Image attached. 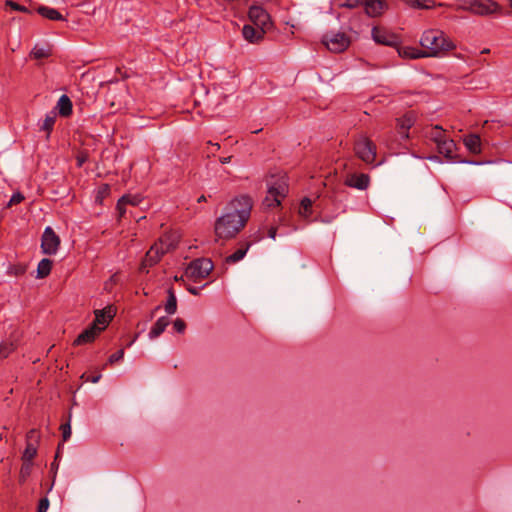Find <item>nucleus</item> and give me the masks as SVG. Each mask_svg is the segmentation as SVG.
<instances>
[{"label":"nucleus","mask_w":512,"mask_h":512,"mask_svg":"<svg viewBox=\"0 0 512 512\" xmlns=\"http://www.w3.org/2000/svg\"><path fill=\"white\" fill-rule=\"evenodd\" d=\"M37 449L38 445H36L35 443H26V447L22 455V460L25 462H32V460L37 455Z\"/></svg>","instance_id":"29"},{"label":"nucleus","mask_w":512,"mask_h":512,"mask_svg":"<svg viewBox=\"0 0 512 512\" xmlns=\"http://www.w3.org/2000/svg\"><path fill=\"white\" fill-rule=\"evenodd\" d=\"M31 56L35 59H44L50 56V50L44 47L35 46L31 51Z\"/></svg>","instance_id":"31"},{"label":"nucleus","mask_w":512,"mask_h":512,"mask_svg":"<svg viewBox=\"0 0 512 512\" xmlns=\"http://www.w3.org/2000/svg\"><path fill=\"white\" fill-rule=\"evenodd\" d=\"M32 469V462H25L23 461L21 469H20V476L19 480L21 483H24L27 479V477L30 475Z\"/></svg>","instance_id":"33"},{"label":"nucleus","mask_w":512,"mask_h":512,"mask_svg":"<svg viewBox=\"0 0 512 512\" xmlns=\"http://www.w3.org/2000/svg\"><path fill=\"white\" fill-rule=\"evenodd\" d=\"M101 378V374H97L95 376H92L91 378H88L87 380H90L92 383H97Z\"/></svg>","instance_id":"49"},{"label":"nucleus","mask_w":512,"mask_h":512,"mask_svg":"<svg viewBox=\"0 0 512 512\" xmlns=\"http://www.w3.org/2000/svg\"><path fill=\"white\" fill-rule=\"evenodd\" d=\"M177 241L175 238L172 239L170 235H165L159 239L151 248L147 251L141 266L140 271L148 272L147 268L157 264L162 255L169 252L176 247Z\"/></svg>","instance_id":"3"},{"label":"nucleus","mask_w":512,"mask_h":512,"mask_svg":"<svg viewBox=\"0 0 512 512\" xmlns=\"http://www.w3.org/2000/svg\"><path fill=\"white\" fill-rule=\"evenodd\" d=\"M60 246V238L51 227H46L41 238L43 254L54 255Z\"/></svg>","instance_id":"7"},{"label":"nucleus","mask_w":512,"mask_h":512,"mask_svg":"<svg viewBox=\"0 0 512 512\" xmlns=\"http://www.w3.org/2000/svg\"><path fill=\"white\" fill-rule=\"evenodd\" d=\"M187 290H188L191 294H193V295H198V294H199V288L189 286V287L187 288Z\"/></svg>","instance_id":"48"},{"label":"nucleus","mask_w":512,"mask_h":512,"mask_svg":"<svg viewBox=\"0 0 512 512\" xmlns=\"http://www.w3.org/2000/svg\"><path fill=\"white\" fill-rule=\"evenodd\" d=\"M263 205L268 207V208L277 207L278 206V205H275V202L273 201V197L269 193L264 198Z\"/></svg>","instance_id":"44"},{"label":"nucleus","mask_w":512,"mask_h":512,"mask_svg":"<svg viewBox=\"0 0 512 512\" xmlns=\"http://www.w3.org/2000/svg\"><path fill=\"white\" fill-rule=\"evenodd\" d=\"M420 45L422 47V56L427 57H442L447 52L456 48L454 42L439 29H427L420 38Z\"/></svg>","instance_id":"2"},{"label":"nucleus","mask_w":512,"mask_h":512,"mask_svg":"<svg viewBox=\"0 0 512 512\" xmlns=\"http://www.w3.org/2000/svg\"><path fill=\"white\" fill-rule=\"evenodd\" d=\"M252 209V199L247 195L234 198L226 212L216 219L214 230L218 239L234 238L246 225Z\"/></svg>","instance_id":"1"},{"label":"nucleus","mask_w":512,"mask_h":512,"mask_svg":"<svg viewBox=\"0 0 512 512\" xmlns=\"http://www.w3.org/2000/svg\"><path fill=\"white\" fill-rule=\"evenodd\" d=\"M123 197H128L130 198L128 200V204L132 205V206H137L139 203H140V199L138 196L136 195H124Z\"/></svg>","instance_id":"45"},{"label":"nucleus","mask_w":512,"mask_h":512,"mask_svg":"<svg viewBox=\"0 0 512 512\" xmlns=\"http://www.w3.org/2000/svg\"><path fill=\"white\" fill-rule=\"evenodd\" d=\"M213 262L208 258H198L193 260L186 268L185 274L198 281L206 278L213 270Z\"/></svg>","instance_id":"5"},{"label":"nucleus","mask_w":512,"mask_h":512,"mask_svg":"<svg viewBox=\"0 0 512 512\" xmlns=\"http://www.w3.org/2000/svg\"><path fill=\"white\" fill-rule=\"evenodd\" d=\"M287 186L284 183H279L277 185H272L269 187V194L273 197V201L275 205L281 204V199L286 196Z\"/></svg>","instance_id":"22"},{"label":"nucleus","mask_w":512,"mask_h":512,"mask_svg":"<svg viewBox=\"0 0 512 512\" xmlns=\"http://www.w3.org/2000/svg\"><path fill=\"white\" fill-rule=\"evenodd\" d=\"M267 30L255 25H244L242 29V35L245 40L250 43H258L263 39V36Z\"/></svg>","instance_id":"13"},{"label":"nucleus","mask_w":512,"mask_h":512,"mask_svg":"<svg viewBox=\"0 0 512 512\" xmlns=\"http://www.w3.org/2000/svg\"><path fill=\"white\" fill-rule=\"evenodd\" d=\"M124 357V350L123 349H120L118 351H116L115 353H113L109 359H108V363L109 364H115L117 362H119L120 360H122Z\"/></svg>","instance_id":"39"},{"label":"nucleus","mask_w":512,"mask_h":512,"mask_svg":"<svg viewBox=\"0 0 512 512\" xmlns=\"http://www.w3.org/2000/svg\"><path fill=\"white\" fill-rule=\"evenodd\" d=\"M56 109H58V113L62 117H68L72 114V101L67 95L64 94L59 98Z\"/></svg>","instance_id":"19"},{"label":"nucleus","mask_w":512,"mask_h":512,"mask_svg":"<svg viewBox=\"0 0 512 512\" xmlns=\"http://www.w3.org/2000/svg\"><path fill=\"white\" fill-rule=\"evenodd\" d=\"M208 144L215 146L216 149H220V145L218 143L213 144L212 142H208Z\"/></svg>","instance_id":"54"},{"label":"nucleus","mask_w":512,"mask_h":512,"mask_svg":"<svg viewBox=\"0 0 512 512\" xmlns=\"http://www.w3.org/2000/svg\"><path fill=\"white\" fill-rule=\"evenodd\" d=\"M205 201H206V197H205V195H201V196L197 199V202H198V203L205 202Z\"/></svg>","instance_id":"51"},{"label":"nucleus","mask_w":512,"mask_h":512,"mask_svg":"<svg viewBox=\"0 0 512 512\" xmlns=\"http://www.w3.org/2000/svg\"><path fill=\"white\" fill-rule=\"evenodd\" d=\"M466 148L472 153L481 152V139L477 134H469L464 138Z\"/></svg>","instance_id":"23"},{"label":"nucleus","mask_w":512,"mask_h":512,"mask_svg":"<svg viewBox=\"0 0 512 512\" xmlns=\"http://www.w3.org/2000/svg\"><path fill=\"white\" fill-rule=\"evenodd\" d=\"M173 326H174V329L176 330V332H178V333H183L186 329V323L181 318H177L174 321Z\"/></svg>","instance_id":"41"},{"label":"nucleus","mask_w":512,"mask_h":512,"mask_svg":"<svg viewBox=\"0 0 512 512\" xmlns=\"http://www.w3.org/2000/svg\"><path fill=\"white\" fill-rule=\"evenodd\" d=\"M508 1H509L510 7L512 8V0H508Z\"/></svg>","instance_id":"55"},{"label":"nucleus","mask_w":512,"mask_h":512,"mask_svg":"<svg viewBox=\"0 0 512 512\" xmlns=\"http://www.w3.org/2000/svg\"><path fill=\"white\" fill-rule=\"evenodd\" d=\"M467 9L478 15H488L496 12L499 5L492 0H466Z\"/></svg>","instance_id":"8"},{"label":"nucleus","mask_w":512,"mask_h":512,"mask_svg":"<svg viewBox=\"0 0 512 512\" xmlns=\"http://www.w3.org/2000/svg\"><path fill=\"white\" fill-rule=\"evenodd\" d=\"M248 17L253 25L266 30H268L271 25L270 15L260 6H251L249 8Z\"/></svg>","instance_id":"9"},{"label":"nucleus","mask_w":512,"mask_h":512,"mask_svg":"<svg viewBox=\"0 0 512 512\" xmlns=\"http://www.w3.org/2000/svg\"><path fill=\"white\" fill-rule=\"evenodd\" d=\"M231 158H232L231 156H228V157H222V158H220V162H221L222 164L229 163V162L231 161Z\"/></svg>","instance_id":"50"},{"label":"nucleus","mask_w":512,"mask_h":512,"mask_svg":"<svg viewBox=\"0 0 512 512\" xmlns=\"http://www.w3.org/2000/svg\"><path fill=\"white\" fill-rule=\"evenodd\" d=\"M18 336L12 334L8 339L0 343V359L7 358L18 347Z\"/></svg>","instance_id":"14"},{"label":"nucleus","mask_w":512,"mask_h":512,"mask_svg":"<svg viewBox=\"0 0 512 512\" xmlns=\"http://www.w3.org/2000/svg\"><path fill=\"white\" fill-rule=\"evenodd\" d=\"M249 247H250L249 243L243 244L234 253H232L231 255L227 256L225 258V262L228 263V264H234V263L242 260L244 258V256L246 255L247 251L249 250Z\"/></svg>","instance_id":"26"},{"label":"nucleus","mask_w":512,"mask_h":512,"mask_svg":"<svg viewBox=\"0 0 512 512\" xmlns=\"http://www.w3.org/2000/svg\"><path fill=\"white\" fill-rule=\"evenodd\" d=\"M48 508H49L48 498L44 497V498L40 499V501L38 503L37 511L38 512H47Z\"/></svg>","instance_id":"43"},{"label":"nucleus","mask_w":512,"mask_h":512,"mask_svg":"<svg viewBox=\"0 0 512 512\" xmlns=\"http://www.w3.org/2000/svg\"><path fill=\"white\" fill-rule=\"evenodd\" d=\"M170 324V320L166 316L160 317L152 326L149 332V338L155 339L159 337L166 329V327Z\"/></svg>","instance_id":"18"},{"label":"nucleus","mask_w":512,"mask_h":512,"mask_svg":"<svg viewBox=\"0 0 512 512\" xmlns=\"http://www.w3.org/2000/svg\"><path fill=\"white\" fill-rule=\"evenodd\" d=\"M372 38L376 43L386 46L397 47L399 44V39L395 34L380 27L372 29Z\"/></svg>","instance_id":"10"},{"label":"nucleus","mask_w":512,"mask_h":512,"mask_svg":"<svg viewBox=\"0 0 512 512\" xmlns=\"http://www.w3.org/2000/svg\"><path fill=\"white\" fill-rule=\"evenodd\" d=\"M312 204L313 202L310 198L304 197L300 203L299 214L305 218L309 217L312 213Z\"/></svg>","instance_id":"30"},{"label":"nucleus","mask_w":512,"mask_h":512,"mask_svg":"<svg viewBox=\"0 0 512 512\" xmlns=\"http://www.w3.org/2000/svg\"><path fill=\"white\" fill-rule=\"evenodd\" d=\"M431 137L436 142V144H438L439 142H441V141H443L444 139L447 138L446 135H445L444 130L441 127H439V126H435L432 129Z\"/></svg>","instance_id":"34"},{"label":"nucleus","mask_w":512,"mask_h":512,"mask_svg":"<svg viewBox=\"0 0 512 512\" xmlns=\"http://www.w3.org/2000/svg\"><path fill=\"white\" fill-rule=\"evenodd\" d=\"M438 152L448 159L454 158L455 142L446 138L437 144Z\"/></svg>","instance_id":"20"},{"label":"nucleus","mask_w":512,"mask_h":512,"mask_svg":"<svg viewBox=\"0 0 512 512\" xmlns=\"http://www.w3.org/2000/svg\"><path fill=\"white\" fill-rule=\"evenodd\" d=\"M6 5L11 7L13 10L20 11V12H28V8L25 6H22L16 2H13L11 0L6 1Z\"/></svg>","instance_id":"42"},{"label":"nucleus","mask_w":512,"mask_h":512,"mask_svg":"<svg viewBox=\"0 0 512 512\" xmlns=\"http://www.w3.org/2000/svg\"><path fill=\"white\" fill-rule=\"evenodd\" d=\"M344 184L358 190H366L370 185V177L365 173H352L347 175Z\"/></svg>","instance_id":"11"},{"label":"nucleus","mask_w":512,"mask_h":512,"mask_svg":"<svg viewBox=\"0 0 512 512\" xmlns=\"http://www.w3.org/2000/svg\"><path fill=\"white\" fill-rule=\"evenodd\" d=\"M56 116H57V114L55 111L49 112L48 114H46L45 119H44L42 125L40 126V130L45 131L47 133V138H49L50 133L53 130V127H54V124L56 121Z\"/></svg>","instance_id":"28"},{"label":"nucleus","mask_w":512,"mask_h":512,"mask_svg":"<svg viewBox=\"0 0 512 512\" xmlns=\"http://www.w3.org/2000/svg\"><path fill=\"white\" fill-rule=\"evenodd\" d=\"M276 234H277V228L276 227H270L269 230H268V236L271 238V239H275L276 238Z\"/></svg>","instance_id":"47"},{"label":"nucleus","mask_w":512,"mask_h":512,"mask_svg":"<svg viewBox=\"0 0 512 512\" xmlns=\"http://www.w3.org/2000/svg\"><path fill=\"white\" fill-rule=\"evenodd\" d=\"M363 5L366 14L371 17L379 16L384 9L383 0H364Z\"/></svg>","instance_id":"15"},{"label":"nucleus","mask_w":512,"mask_h":512,"mask_svg":"<svg viewBox=\"0 0 512 512\" xmlns=\"http://www.w3.org/2000/svg\"><path fill=\"white\" fill-rule=\"evenodd\" d=\"M354 151L359 159L366 164H374L376 160V145L367 137H360L354 143Z\"/></svg>","instance_id":"6"},{"label":"nucleus","mask_w":512,"mask_h":512,"mask_svg":"<svg viewBox=\"0 0 512 512\" xmlns=\"http://www.w3.org/2000/svg\"><path fill=\"white\" fill-rule=\"evenodd\" d=\"M167 314L173 315L177 311V298L172 287L167 289V301L164 305Z\"/></svg>","instance_id":"25"},{"label":"nucleus","mask_w":512,"mask_h":512,"mask_svg":"<svg viewBox=\"0 0 512 512\" xmlns=\"http://www.w3.org/2000/svg\"><path fill=\"white\" fill-rule=\"evenodd\" d=\"M413 125V117L410 114H406L403 117L397 119V129L402 139H408V131Z\"/></svg>","instance_id":"16"},{"label":"nucleus","mask_w":512,"mask_h":512,"mask_svg":"<svg viewBox=\"0 0 512 512\" xmlns=\"http://www.w3.org/2000/svg\"><path fill=\"white\" fill-rule=\"evenodd\" d=\"M95 315H96V318L93 323H96V325H98V324L102 325L100 328H102V330H103L106 328L109 321L113 318L114 311H113L112 307L109 306L103 310H97L95 312Z\"/></svg>","instance_id":"17"},{"label":"nucleus","mask_w":512,"mask_h":512,"mask_svg":"<svg viewBox=\"0 0 512 512\" xmlns=\"http://www.w3.org/2000/svg\"><path fill=\"white\" fill-rule=\"evenodd\" d=\"M77 160H78V166H81L85 161V159L82 157H78Z\"/></svg>","instance_id":"53"},{"label":"nucleus","mask_w":512,"mask_h":512,"mask_svg":"<svg viewBox=\"0 0 512 512\" xmlns=\"http://www.w3.org/2000/svg\"><path fill=\"white\" fill-rule=\"evenodd\" d=\"M404 2L413 8H419V9L428 8V6L424 4V0H404Z\"/></svg>","instance_id":"40"},{"label":"nucleus","mask_w":512,"mask_h":512,"mask_svg":"<svg viewBox=\"0 0 512 512\" xmlns=\"http://www.w3.org/2000/svg\"><path fill=\"white\" fill-rule=\"evenodd\" d=\"M130 198L128 197H121L118 202H117V206H116V209L118 211V214H119V217H124L125 216V213H126V205L128 204V200Z\"/></svg>","instance_id":"36"},{"label":"nucleus","mask_w":512,"mask_h":512,"mask_svg":"<svg viewBox=\"0 0 512 512\" xmlns=\"http://www.w3.org/2000/svg\"><path fill=\"white\" fill-rule=\"evenodd\" d=\"M60 448H61V444L58 445L57 452H56V455H55V460H57L58 457L60 456Z\"/></svg>","instance_id":"52"},{"label":"nucleus","mask_w":512,"mask_h":512,"mask_svg":"<svg viewBox=\"0 0 512 512\" xmlns=\"http://www.w3.org/2000/svg\"><path fill=\"white\" fill-rule=\"evenodd\" d=\"M102 331V328H99L96 323H92L87 329L81 332L77 338L74 340L73 345L79 346L86 343H91L95 340L96 336Z\"/></svg>","instance_id":"12"},{"label":"nucleus","mask_w":512,"mask_h":512,"mask_svg":"<svg viewBox=\"0 0 512 512\" xmlns=\"http://www.w3.org/2000/svg\"><path fill=\"white\" fill-rule=\"evenodd\" d=\"M53 262L48 258H43L37 266V278L43 279L47 277L52 269Z\"/></svg>","instance_id":"27"},{"label":"nucleus","mask_w":512,"mask_h":512,"mask_svg":"<svg viewBox=\"0 0 512 512\" xmlns=\"http://www.w3.org/2000/svg\"><path fill=\"white\" fill-rule=\"evenodd\" d=\"M397 51L400 57L402 58H409V59H419V58H425V56H422L423 53L422 49H417L414 47H398Z\"/></svg>","instance_id":"24"},{"label":"nucleus","mask_w":512,"mask_h":512,"mask_svg":"<svg viewBox=\"0 0 512 512\" xmlns=\"http://www.w3.org/2000/svg\"><path fill=\"white\" fill-rule=\"evenodd\" d=\"M350 37L344 32H327L322 37V43L333 53H341L350 45Z\"/></svg>","instance_id":"4"},{"label":"nucleus","mask_w":512,"mask_h":512,"mask_svg":"<svg viewBox=\"0 0 512 512\" xmlns=\"http://www.w3.org/2000/svg\"><path fill=\"white\" fill-rule=\"evenodd\" d=\"M359 3H360L359 0H347L345 3L342 4V6L348 7V8H354V7H357L359 5Z\"/></svg>","instance_id":"46"},{"label":"nucleus","mask_w":512,"mask_h":512,"mask_svg":"<svg viewBox=\"0 0 512 512\" xmlns=\"http://www.w3.org/2000/svg\"><path fill=\"white\" fill-rule=\"evenodd\" d=\"M26 272V266L22 264L11 265L8 268V274L12 276H20Z\"/></svg>","instance_id":"35"},{"label":"nucleus","mask_w":512,"mask_h":512,"mask_svg":"<svg viewBox=\"0 0 512 512\" xmlns=\"http://www.w3.org/2000/svg\"><path fill=\"white\" fill-rule=\"evenodd\" d=\"M60 429L62 431L63 442H66L71 437L70 420L66 423L61 424Z\"/></svg>","instance_id":"37"},{"label":"nucleus","mask_w":512,"mask_h":512,"mask_svg":"<svg viewBox=\"0 0 512 512\" xmlns=\"http://www.w3.org/2000/svg\"><path fill=\"white\" fill-rule=\"evenodd\" d=\"M23 200H24V196H23V194H22V193H20V192H16V193H14V194L11 196V198H10L9 202L7 203V207H11V206H13V205L19 204V203H21Z\"/></svg>","instance_id":"38"},{"label":"nucleus","mask_w":512,"mask_h":512,"mask_svg":"<svg viewBox=\"0 0 512 512\" xmlns=\"http://www.w3.org/2000/svg\"><path fill=\"white\" fill-rule=\"evenodd\" d=\"M37 12L42 17L47 18V19L52 20V21H64V20H66L58 10H56L54 8H51V7H48V6H39L37 8Z\"/></svg>","instance_id":"21"},{"label":"nucleus","mask_w":512,"mask_h":512,"mask_svg":"<svg viewBox=\"0 0 512 512\" xmlns=\"http://www.w3.org/2000/svg\"><path fill=\"white\" fill-rule=\"evenodd\" d=\"M40 439H41V434L38 429L33 428V429L29 430L26 434V443L27 444L35 443L36 445H38L40 442Z\"/></svg>","instance_id":"32"}]
</instances>
